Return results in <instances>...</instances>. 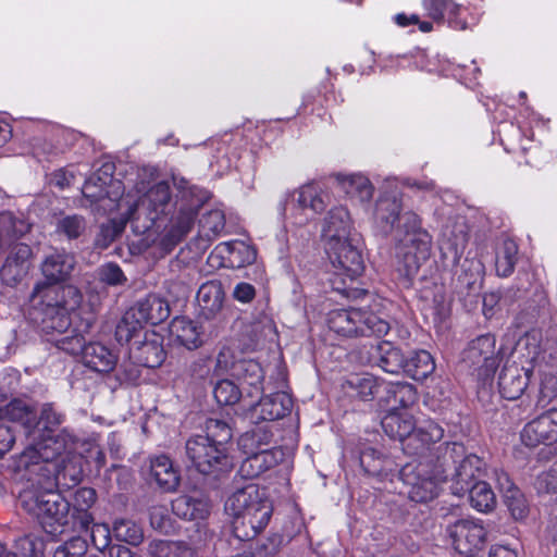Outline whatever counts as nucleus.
Listing matches in <instances>:
<instances>
[{
    "mask_svg": "<svg viewBox=\"0 0 557 557\" xmlns=\"http://www.w3.org/2000/svg\"><path fill=\"white\" fill-rule=\"evenodd\" d=\"M1 417L10 421L21 423L29 436V431L35 422V413L24 401L20 399L10 401L4 408L1 409Z\"/></svg>",
    "mask_w": 557,
    "mask_h": 557,
    "instance_id": "44",
    "label": "nucleus"
},
{
    "mask_svg": "<svg viewBox=\"0 0 557 557\" xmlns=\"http://www.w3.org/2000/svg\"><path fill=\"white\" fill-rule=\"evenodd\" d=\"M30 230V224L11 211H0V249L11 246Z\"/></svg>",
    "mask_w": 557,
    "mask_h": 557,
    "instance_id": "37",
    "label": "nucleus"
},
{
    "mask_svg": "<svg viewBox=\"0 0 557 557\" xmlns=\"http://www.w3.org/2000/svg\"><path fill=\"white\" fill-rule=\"evenodd\" d=\"M82 358L88 368L103 373L112 371L117 362L116 355L100 343L88 344Z\"/></svg>",
    "mask_w": 557,
    "mask_h": 557,
    "instance_id": "35",
    "label": "nucleus"
},
{
    "mask_svg": "<svg viewBox=\"0 0 557 557\" xmlns=\"http://www.w3.org/2000/svg\"><path fill=\"white\" fill-rule=\"evenodd\" d=\"M129 311H134L141 324L152 325L163 322L170 315L169 304L157 295H148L139 300Z\"/></svg>",
    "mask_w": 557,
    "mask_h": 557,
    "instance_id": "30",
    "label": "nucleus"
},
{
    "mask_svg": "<svg viewBox=\"0 0 557 557\" xmlns=\"http://www.w3.org/2000/svg\"><path fill=\"white\" fill-rule=\"evenodd\" d=\"M381 425L384 433L393 440H398L403 447L404 440L408 438L414 431L416 421L407 411H397L396 408H389L382 418Z\"/></svg>",
    "mask_w": 557,
    "mask_h": 557,
    "instance_id": "28",
    "label": "nucleus"
},
{
    "mask_svg": "<svg viewBox=\"0 0 557 557\" xmlns=\"http://www.w3.org/2000/svg\"><path fill=\"white\" fill-rule=\"evenodd\" d=\"M323 236L327 242H341L355 236V233H351L349 213L345 208L337 207L329 211L323 226Z\"/></svg>",
    "mask_w": 557,
    "mask_h": 557,
    "instance_id": "32",
    "label": "nucleus"
},
{
    "mask_svg": "<svg viewBox=\"0 0 557 557\" xmlns=\"http://www.w3.org/2000/svg\"><path fill=\"white\" fill-rule=\"evenodd\" d=\"M327 326L343 336H384L388 333L389 323L371 311L350 307L349 309L332 310L327 314Z\"/></svg>",
    "mask_w": 557,
    "mask_h": 557,
    "instance_id": "8",
    "label": "nucleus"
},
{
    "mask_svg": "<svg viewBox=\"0 0 557 557\" xmlns=\"http://www.w3.org/2000/svg\"><path fill=\"white\" fill-rule=\"evenodd\" d=\"M432 236L429 233H419L416 239H400L396 247L397 272L399 281L406 288L413 285L421 268L431 256Z\"/></svg>",
    "mask_w": 557,
    "mask_h": 557,
    "instance_id": "10",
    "label": "nucleus"
},
{
    "mask_svg": "<svg viewBox=\"0 0 557 557\" xmlns=\"http://www.w3.org/2000/svg\"><path fill=\"white\" fill-rule=\"evenodd\" d=\"M63 422V416L58 412L51 405H44L40 417L35 419L29 436L34 441L39 440L36 450L40 453L46 460L61 455L66 444H61L55 437L59 426Z\"/></svg>",
    "mask_w": 557,
    "mask_h": 557,
    "instance_id": "13",
    "label": "nucleus"
},
{
    "mask_svg": "<svg viewBox=\"0 0 557 557\" xmlns=\"http://www.w3.org/2000/svg\"><path fill=\"white\" fill-rule=\"evenodd\" d=\"M278 463L276 453L269 445L246 442V479L259 476Z\"/></svg>",
    "mask_w": 557,
    "mask_h": 557,
    "instance_id": "24",
    "label": "nucleus"
},
{
    "mask_svg": "<svg viewBox=\"0 0 557 557\" xmlns=\"http://www.w3.org/2000/svg\"><path fill=\"white\" fill-rule=\"evenodd\" d=\"M444 437V429L434 421H426L414 431L408 438L404 440L403 451L418 458L412 462L435 463L441 448L448 446L451 442L440 443Z\"/></svg>",
    "mask_w": 557,
    "mask_h": 557,
    "instance_id": "11",
    "label": "nucleus"
},
{
    "mask_svg": "<svg viewBox=\"0 0 557 557\" xmlns=\"http://www.w3.org/2000/svg\"><path fill=\"white\" fill-rule=\"evenodd\" d=\"M395 231L398 240L416 239L419 233H428L421 227V221L418 214L412 211L400 213Z\"/></svg>",
    "mask_w": 557,
    "mask_h": 557,
    "instance_id": "49",
    "label": "nucleus"
},
{
    "mask_svg": "<svg viewBox=\"0 0 557 557\" xmlns=\"http://www.w3.org/2000/svg\"><path fill=\"white\" fill-rule=\"evenodd\" d=\"M386 391V403L397 411H406L418 400L416 387L410 383H395L384 386Z\"/></svg>",
    "mask_w": 557,
    "mask_h": 557,
    "instance_id": "41",
    "label": "nucleus"
},
{
    "mask_svg": "<svg viewBox=\"0 0 557 557\" xmlns=\"http://www.w3.org/2000/svg\"><path fill=\"white\" fill-rule=\"evenodd\" d=\"M521 441L525 446L552 445L557 442V409L553 408L524 425Z\"/></svg>",
    "mask_w": 557,
    "mask_h": 557,
    "instance_id": "20",
    "label": "nucleus"
},
{
    "mask_svg": "<svg viewBox=\"0 0 557 557\" xmlns=\"http://www.w3.org/2000/svg\"><path fill=\"white\" fill-rule=\"evenodd\" d=\"M172 510L185 520H203L210 513V503L203 496L181 495L172 502Z\"/></svg>",
    "mask_w": 557,
    "mask_h": 557,
    "instance_id": "33",
    "label": "nucleus"
},
{
    "mask_svg": "<svg viewBox=\"0 0 557 557\" xmlns=\"http://www.w3.org/2000/svg\"><path fill=\"white\" fill-rule=\"evenodd\" d=\"M557 397V377L554 374H544L541 379L539 403L542 406L548 405Z\"/></svg>",
    "mask_w": 557,
    "mask_h": 557,
    "instance_id": "60",
    "label": "nucleus"
},
{
    "mask_svg": "<svg viewBox=\"0 0 557 557\" xmlns=\"http://www.w3.org/2000/svg\"><path fill=\"white\" fill-rule=\"evenodd\" d=\"M493 334H482L472 339L462 354V366L480 385L479 397L490 394L493 377L499 366V354Z\"/></svg>",
    "mask_w": 557,
    "mask_h": 557,
    "instance_id": "7",
    "label": "nucleus"
},
{
    "mask_svg": "<svg viewBox=\"0 0 557 557\" xmlns=\"http://www.w3.org/2000/svg\"><path fill=\"white\" fill-rule=\"evenodd\" d=\"M524 277L518 276L517 282L511 286L500 290L499 300L505 305H510L521 298H523L531 286L529 274L524 273Z\"/></svg>",
    "mask_w": 557,
    "mask_h": 557,
    "instance_id": "55",
    "label": "nucleus"
},
{
    "mask_svg": "<svg viewBox=\"0 0 557 557\" xmlns=\"http://www.w3.org/2000/svg\"><path fill=\"white\" fill-rule=\"evenodd\" d=\"M83 296L73 285L39 282L32 293V304L42 313V329L63 334L71 325V313L82 304Z\"/></svg>",
    "mask_w": 557,
    "mask_h": 557,
    "instance_id": "3",
    "label": "nucleus"
},
{
    "mask_svg": "<svg viewBox=\"0 0 557 557\" xmlns=\"http://www.w3.org/2000/svg\"><path fill=\"white\" fill-rule=\"evenodd\" d=\"M206 430L207 435H197L187 441V457L200 473L212 474L226 470L230 462L222 444L231 440V428L223 421L210 419Z\"/></svg>",
    "mask_w": 557,
    "mask_h": 557,
    "instance_id": "5",
    "label": "nucleus"
},
{
    "mask_svg": "<svg viewBox=\"0 0 557 557\" xmlns=\"http://www.w3.org/2000/svg\"><path fill=\"white\" fill-rule=\"evenodd\" d=\"M195 212L191 209H181L177 215L170 221V225H164L163 243L165 245H175L193 227Z\"/></svg>",
    "mask_w": 557,
    "mask_h": 557,
    "instance_id": "42",
    "label": "nucleus"
},
{
    "mask_svg": "<svg viewBox=\"0 0 557 557\" xmlns=\"http://www.w3.org/2000/svg\"><path fill=\"white\" fill-rule=\"evenodd\" d=\"M225 293L219 281L203 283L197 292V302L200 314L206 319H212L222 310Z\"/></svg>",
    "mask_w": 557,
    "mask_h": 557,
    "instance_id": "27",
    "label": "nucleus"
},
{
    "mask_svg": "<svg viewBox=\"0 0 557 557\" xmlns=\"http://www.w3.org/2000/svg\"><path fill=\"white\" fill-rule=\"evenodd\" d=\"M264 371L255 359H246V398L259 397L263 394Z\"/></svg>",
    "mask_w": 557,
    "mask_h": 557,
    "instance_id": "46",
    "label": "nucleus"
},
{
    "mask_svg": "<svg viewBox=\"0 0 557 557\" xmlns=\"http://www.w3.org/2000/svg\"><path fill=\"white\" fill-rule=\"evenodd\" d=\"M447 533L461 555H473L486 544L487 532L481 520L459 519L447 527Z\"/></svg>",
    "mask_w": 557,
    "mask_h": 557,
    "instance_id": "15",
    "label": "nucleus"
},
{
    "mask_svg": "<svg viewBox=\"0 0 557 557\" xmlns=\"http://www.w3.org/2000/svg\"><path fill=\"white\" fill-rule=\"evenodd\" d=\"M199 224L207 236H216L225 226L224 214L221 210H211L201 216Z\"/></svg>",
    "mask_w": 557,
    "mask_h": 557,
    "instance_id": "57",
    "label": "nucleus"
},
{
    "mask_svg": "<svg viewBox=\"0 0 557 557\" xmlns=\"http://www.w3.org/2000/svg\"><path fill=\"white\" fill-rule=\"evenodd\" d=\"M356 280L351 283L348 277L345 276H332L330 284L334 292L345 296L351 300H359L369 295V292L364 288L354 286Z\"/></svg>",
    "mask_w": 557,
    "mask_h": 557,
    "instance_id": "54",
    "label": "nucleus"
},
{
    "mask_svg": "<svg viewBox=\"0 0 557 557\" xmlns=\"http://www.w3.org/2000/svg\"><path fill=\"white\" fill-rule=\"evenodd\" d=\"M113 534L116 540L131 545L140 544L144 537L140 527L128 519L116 520L113 524Z\"/></svg>",
    "mask_w": 557,
    "mask_h": 557,
    "instance_id": "51",
    "label": "nucleus"
},
{
    "mask_svg": "<svg viewBox=\"0 0 557 557\" xmlns=\"http://www.w3.org/2000/svg\"><path fill=\"white\" fill-rule=\"evenodd\" d=\"M54 343L59 349L71 355L81 354L83 356V350L87 346L84 337L75 331H71V334L57 338Z\"/></svg>",
    "mask_w": 557,
    "mask_h": 557,
    "instance_id": "58",
    "label": "nucleus"
},
{
    "mask_svg": "<svg viewBox=\"0 0 557 557\" xmlns=\"http://www.w3.org/2000/svg\"><path fill=\"white\" fill-rule=\"evenodd\" d=\"M343 389L350 397H357L363 401L374 399L383 387V383L370 373L350 374L343 383Z\"/></svg>",
    "mask_w": 557,
    "mask_h": 557,
    "instance_id": "29",
    "label": "nucleus"
},
{
    "mask_svg": "<svg viewBox=\"0 0 557 557\" xmlns=\"http://www.w3.org/2000/svg\"><path fill=\"white\" fill-rule=\"evenodd\" d=\"M131 356L135 361L147 368H157L165 359L161 335L145 332L144 341L136 339L131 346Z\"/></svg>",
    "mask_w": 557,
    "mask_h": 557,
    "instance_id": "22",
    "label": "nucleus"
},
{
    "mask_svg": "<svg viewBox=\"0 0 557 557\" xmlns=\"http://www.w3.org/2000/svg\"><path fill=\"white\" fill-rule=\"evenodd\" d=\"M329 200V196L323 193H318L313 185H306L299 189L298 203L301 208H309L315 213H320L325 210Z\"/></svg>",
    "mask_w": 557,
    "mask_h": 557,
    "instance_id": "50",
    "label": "nucleus"
},
{
    "mask_svg": "<svg viewBox=\"0 0 557 557\" xmlns=\"http://www.w3.org/2000/svg\"><path fill=\"white\" fill-rule=\"evenodd\" d=\"M150 471L158 486L164 492H173L180 484L178 470L165 455L151 458Z\"/></svg>",
    "mask_w": 557,
    "mask_h": 557,
    "instance_id": "34",
    "label": "nucleus"
},
{
    "mask_svg": "<svg viewBox=\"0 0 557 557\" xmlns=\"http://www.w3.org/2000/svg\"><path fill=\"white\" fill-rule=\"evenodd\" d=\"M503 503L517 522L525 521L530 515L531 506L524 493L507 475L498 479Z\"/></svg>",
    "mask_w": 557,
    "mask_h": 557,
    "instance_id": "23",
    "label": "nucleus"
},
{
    "mask_svg": "<svg viewBox=\"0 0 557 557\" xmlns=\"http://www.w3.org/2000/svg\"><path fill=\"white\" fill-rule=\"evenodd\" d=\"M96 502V493L92 488L82 487L74 494L73 506L77 511L88 510Z\"/></svg>",
    "mask_w": 557,
    "mask_h": 557,
    "instance_id": "63",
    "label": "nucleus"
},
{
    "mask_svg": "<svg viewBox=\"0 0 557 557\" xmlns=\"http://www.w3.org/2000/svg\"><path fill=\"white\" fill-rule=\"evenodd\" d=\"M82 479V470L64 466L54 476L44 475L20 493L21 506L35 516L46 532L54 534L67 523L70 503L57 492L59 485H76Z\"/></svg>",
    "mask_w": 557,
    "mask_h": 557,
    "instance_id": "1",
    "label": "nucleus"
},
{
    "mask_svg": "<svg viewBox=\"0 0 557 557\" xmlns=\"http://www.w3.org/2000/svg\"><path fill=\"white\" fill-rule=\"evenodd\" d=\"M400 213L401 203L396 198H380L374 210V225L377 232L387 236L395 231Z\"/></svg>",
    "mask_w": 557,
    "mask_h": 557,
    "instance_id": "31",
    "label": "nucleus"
},
{
    "mask_svg": "<svg viewBox=\"0 0 557 557\" xmlns=\"http://www.w3.org/2000/svg\"><path fill=\"white\" fill-rule=\"evenodd\" d=\"M273 512L272 503L268 498L265 487L255 483L246 484V516H249L253 536L259 534L269 523Z\"/></svg>",
    "mask_w": 557,
    "mask_h": 557,
    "instance_id": "18",
    "label": "nucleus"
},
{
    "mask_svg": "<svg viewBox=\"0 0 557 557\" xmlns=\"http://www.w3.org/2000/svg\"><path fill=\"white\" fill-rule=\"evenodd\" d=\"M359 234L341 242H327L326 253L335 269L332 276H345L352 283L364 270V261L359 247Z\"/></svg>",
    "mask_w": 557,
    "mask_h": 557,
    "instance_id": "12",
    "label": "nucleus"
},
{
    "mask_svg": "<svg viewBox=\"0 0 557 557\" xmlns=\"http://www.w3.org/2000/svg\"><path fill=\"white\" fill-rule=\"evenodd\" d=\"M253 398L246 403V419H249L252 428L246 430V442H256L258 445L271 444L273 433L269 429V422L282 419L293 409L292 397L284 392H276Z\"/></svg>",
    "mask_w": 557,
    "mask_h": 557,
    "instance_id": "6",
    "label": "nucleus"
},
{
    "mask_svg": "<svg viewBox=\"0 0 557 557\" xmlns=\"http://www.w3.org/2000/svg\"><path fill=\"white\" fill-rule=\"evenodd\" d=\"M86 228L85 219L81 215H66L59 220L57 231L64 234L67 238H77Z\"/></svg>",
    "mask_w": 557,
    "mask_h": 557,
    "instance_id": "56",
    "label": "nucleus"
},
{
    "mask_svg": "<svg viewBox=\"0 0 557 557\" xmlns=\"http://www.w3.org/2000/svg\"><path fill=\"white\" fill-rule=\"evenodd\" d=\"M278 546L277 537H267L265 540H246V557H271Z\"/></svg>",
    "mask_w": 557,
    "mask_h": 557,
    "instance_id": "53",
    "label": "nucleus"
},
{
    "mask_svg": "<svg viewBox=\"0 0 557 557\" xmlns=\"http://www.w3.org/2000/svg\"><path fill=\"white\" fill-rule=\"evenodd\" d=\"M152 557H195V550L183 542L153 541L149 545Z\"/></svg>",
    "mask_w": 557,
    "mask_h": 557,
    "instance_id": "45",
    "label": "nucleus"
},
{
    "mask_svg": "<svg viewBox=\"0 0 557 557\" xmlns=\"http://www.w3.org/2000/svg\"><path fill=\"white\" fill-rule=\"evenodd\" d=\"M150 523L153 529L164 533H168L172 529L171 518L164 506L151 507Z\"/></svg>",
    "mask_w": 557,
    "mask_h": 557,
    "instance_id": "61",
    "label": "nucleus"
},
{
    "mask_svg": "<svg viewBox=\"0 0 557 557\" xmlns=\"http://www.w3.org/2000/svg\"><path fill=\"white\" fill-rule=\"evenodd\" d=\"M8 252L3 265L0 270L2 280L8 284H15L26 274L28 261L32 257V248L17 240L12 242L11 246H4L0 249V255Z\"/></svg>",
    "mask_w": 557,
    "mask_h": 557,
    "instance_id": "21",
    "label": "nucleus"
},
{
    "mask_svg": "<svg viewBox=\"0 0 557 557\" xmlns=\"http://www.w3.org/2000/svg\"><path fill=\"white\" fill-rule=\"evenodd\" d=\"M116 208L122 219L119 227L114 230V235L119 234L127 222L132 223L137 234H158L172 208L170 185L159 182L147 188L140 183L117 201Z\"/></svg>",
    "mask_w": 557,
    "mask_h": 557,
    "instance_id": "2",
    "label": "nucleus"
},
{
    "mask_svg": "<svg viewBox=\"0 0 557 557\" xmlns=\"http://www.w3.org/2000/svg\"><path fill=\"white\" fill-rule=\"evenodd\" d=\"M434 460L438 462L437 473L444 474L445 481L450 482L451 494L458 497H463L486 472L484 459L458 442L441 448Z\"/></svg>",
    "mask_w": 557,
    "mask_h": 557,
    "instance_id": "4",
    "label": "nucleus"
},
{
    "mask_svg": "<svg viewBox=\"0 0 557 557\" xmlns=\"http://www.w3.org/2000/svg\"><path fill=\"white\" fill-rule=\"evenodd\" d=\"M438 462H408L398 470L399 479L408 487V497L416 503H428L438 495L444 474L437 473Z\"/></svg>",
    "mask_w": 557,
    "mask_h": 557,
    "instance_id": "9",
    "label": "nucleus"
},
{
    "mask_svg": "<svg viewBox=\"0 0 557 557\" xmlns=\"http://www.w3.org/2000/svg\"><path fill=\"white\" fill-rule=\"evenodd\" d=\"M244 490L238 488L225 502L224 511L228 518L233 534L242 541L238 530L244 525Z\"/></svg>",
    "mask_w": 557,
    "mask_h": 557,
    "instance_id": "43",
    "label": "nucleus"
},
{
    "mask_svg": "<svg viewBox=\"0 0 557 557\" xmlns=\"http://www.w3.org/2000/svg\"><path fill=\"white\" fill-rule=\"evenodd\" d=\"M435 370V362L426 350L410 351L406 357L403 373L416 381H423Z\"/></svg>",
    "mask_w": 557,
    "mask_h": 557,
    "instance_id": "39",
    "label": "nucleus"
},
{
    "mask_svg": "<svg viewBox=\"0 0 557 557\" xmlns=\"http://www.w3.org/2000/svg\"><path fill=\"white\" fill-rule=\"evenodd\" d=\"M470 506L479 512L490 513L497 506L496 495L492 486L485 481H478L467 492Z\"/></svg>",
    "mask_w": 557,
    "mask_h": 557,
    "instance_id": "40",
    "label": "nucleus"
},
{
    "mask_svg": "<svg viewBox=\"0 0 557 557\" xmlns=\"http://www.w3.org/2000/svg\"><path fill=\"white\" fill-rule=\"evenodd\" d=\"M75 258L64 250H55L48 255L41 263V273L46 283L58 284L67 280L74 270Z\"/></svg>",
    "mask_w": 557,
    "mask_h": 557,
    "instance_id": "25",
    "label": "nucleus"
},
{
    "mask_svg": "<svg viewBox=\"0 0 557 557\" xmlns=\"http://www.w3.org/2000/svg\"><path fill=\"white\" fill-rule=\"evenodd\" d=\"M407 355L393 343L382 341L363 345L360 349V359L370 366H377L385 372L398 374L404 371Z\"/></svg>",
    "mask_w": 557,
    "mask_h": 557,
    "instance_id": "16",
    "label": "nucleus"
},
{
    "mask_svg": "<svg viewBox=\"0 0 557 557\" xmlns=\"http://www.w3.org/2000/svg\"><path fill=\"white\" fill-rule=\"evenodd\" d=\"M533 371V366H527L522 360H507L498 376L500 396L509 400L520 398L528 387Z\"/></svg>",
    "mask_w": 557,
    "mask_h": 557,
    "instance_id": "17",
    "label": "nucleus"
},
{
    "mask_svg": "<svg viewBox=\"0 0 557 557\" xmlns=\"http://www.w3.org/2000/svg\"><path fill=\"white\" fill-rule=\"evenodd\" d=\"M98 276L101 282L116 286L126 282L122 269L115 263H106L98 269Z\"/></svg>",
    "mask_w": 557,
    "mask_h": 557,
    "instance_id": "59",
    "label": "nucleus"
},
{
    "mask_svg": "<svg viewBox=\"0 0 557 557\" xmlns=\"http://www.w3.org/2000/svg\"><path fill=\"white\" fill-rule=\"evenodd\" d=\"M113 164H103L94 175L86 180L83 186V195L90 205L101 202L104 211L112 210L115 201L122 193L120 181L113 180Z\"/></svg>",
    "mask_w": 557,
    "mask_h": 557,
    "instance_id": "14",
    "label": "nucleus"
},
{
    "mask_svg": "<svg viewBox=\"0 0 557 557\" xmlns=\"http://www.w3.org/2000/svg\"><path fill=\"white\" fill-rule=\"evenodd\" d=\"M518 246L512 239H505L496 257V272L500 276L512 273L517 262Z\"/></svg>",
    "mask_w": 557,
    "mask_h": 557,
    "instance_id": "48",
    "label": "nucleus"
},
{
    "mask_svg": "<svg viewBox=\"0 0 557 557\" xmlns=\"http://www.w3.org/2000/svg\"><path fill=\"white\" fill-rule=\"evenodd\" d=\"M171 336L188 349H195L201 344V333L198 326L185 317H176L170 324Z\"/></svg>",
    "mask_w": 557,
    "mask_h": 557,
    "instance_id": "38",
    "label": "nucleus"
},
{
    "mask_svg": "<svg viewBox=\"0 0 557 557\" xmlns=\"http://www.w3.org/2000/svg\"><path fill=\"white\" fill-rule=\"evenodd\" d=\"M90 539L98 550H104L110 545L111 531L107 524L94 523L90 528Z\"/></svg>",
    "mask_w": 557,
    "mask_h": 557,
    "instance_id": "62",
    "label": "nucleus"
},
{
    "mask_svg": "<svg viewBox=\"0 0 557 557\" xmlns=\"http://www.w3.org/2000/svg\"><path fill=\"white\" fill-rule=\"evenodd\" d=\"M483 263L474 258L458 260L454 270L451 286L460 297H468L480 293L482 287Z\"/></svg>",
    "mask_w": 557,
    "mask_h": 557,
    "instance_id": "19",
    "label": "nucleus"
},
{
    "mask_svg": "<svg viewBox=\"0 0 557 557\" xmlns=\"http://www.w3.org/2000/svg\"><path fill=\"white\" fill-rule=\"evenodd\" d=\"M213 395L220 405L231 406L239 401L242 391L233 381L221 380L215 384Z\"/></svg>",
    "mask_w": 557,
    "mask_h": 557,
    "instance_id": "52",
    "label": "nucleus"
},
{
    "mask_svg": "<svg viewBox=\"0 0 557 557\" xmlns=\"http://www.w3.org/2000/svg\"><path fill=\"white\" fill-rule=\"evenodd\" d=\"M542 332L537 329H532L525 332L516 343L512 355L524 364L534 367V363L541 356Z\"/></svg>",
    "mask_w": 557,
    "mask_h": 557,
    "instance_id": "36",
    "label": "nucleus"
},
{
    "mask_svg": "<svg viewBox=\"0 0 557 557\" xmlns=\"http://www.w3.org/2000/svg\"><path fill=\"white\" fill-rule=\"evenodd\" d=\"M143 324L135 315L134 311L127 310L115 329L116 341L121 344L128 343L134 338H139Z\"/></svg>",
    "mask_w": 557,
    "mask_h": 557,
    "instance_id": "47",
    "label": "nucleus"
},
{
    "mask_svg": "<svg viewBox=\"0 0 557 557\" xmlns=\"http://www.w3.org/2000/svg\"><path fill=\"white\" fill-rule=\"evenodd\" d=\"M537 485L541 491L546 493H557V460L539 476Z\"/></svg>",
    "mask_w": 557,
    "mask_h": 557,
    "instance_id": "64",
    "label": "nucleus"
},
{
    "mask_svg": "<svg viewBox=\"0 0 557 557\" xmlns=\"http://www.w3.org/2000/svg\"><path fill=\"white\" fill-rule=\"evenodd\" d=\"M359 465L366 474L376 478H386L398 472L393 458L370 446L360 450Z\"/></svg>",
    "mask_w": 557,
    "mask_h": 557,
    "instance_id": "26",
    "label": "nucleus"
}]
</instances>
